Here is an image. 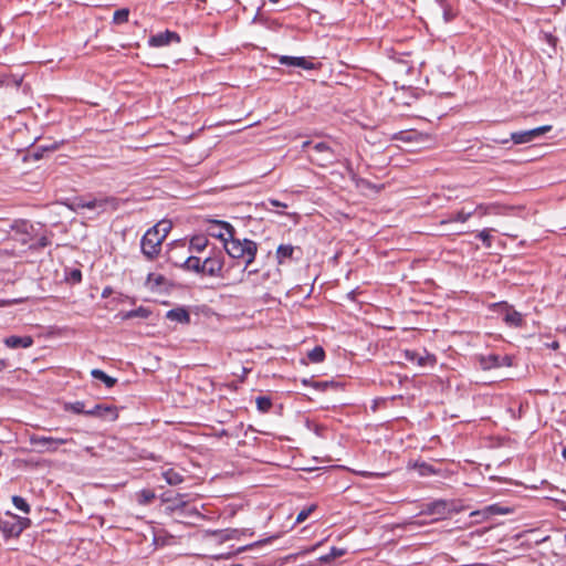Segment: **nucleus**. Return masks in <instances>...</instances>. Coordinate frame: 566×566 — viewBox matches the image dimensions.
Returning <instances> with one entry per match:
<instances>
[{
  "mask_svg": "<svg viewBox=\"0 0 566 566\" xmlns=\"http://www.w3.org/2000/svg\"><path fill=\"white\" fill-rule=\"evenodd\" d=\"M171 230V223L167 220H161L149 229L142 239V251L148 259L156 258L160 250L161 243Z\"/></svg>",
  "mask_w": 566,
  "mask_h": 566,
  "instance_id": "nucleus-1",
  "label": "nucleus"
},
{
  "mask_svg": "<svg viewBox=\"0 0 566 566\" xmlns=\"http://www.w3.org/2000/svg\"><path fill=\"white\" fill-rule=\"evenodd\" d=\"M222 232L213 233L223 242L227 253L233 259L243 258L248 251V240L243 242L233 238V228L230 224L220 226Z\"/></svg>",
  "mask_w": 566,
  "mask_h": 566,
  "instance_id": "nucleus-2",
  "label": "nucleus"
},
{
  "mask_svg": "<svg viewBox=\"0 0 566 566\" xmlns=\"http://www.w3.org/2000/svg\"><path fill=\"white\" fill-rule=\"evenodd\" d=\"M29 525V518L15 514H7L3 518H0V531L11 537L19 536Z\"/></svg>",
  "mask_w": 566,
  "mask_h": 566,
  "instance_id": "nucleus-3",
  "label": "nucleus"
},
{
  "mask_svg": "<svg viewBox=\"0 0 566 566\" xmlns=\"http://www.w3.org/2000/svg\"><path fill=\"white\" fill-rule=\"evenodd\" d=\"M310 157L313 163L321 167H326L336 161L333 149L324 142L317 143L312 147V154Z\"/></svg>",
  "mask_w": 566,
  "mask_h": 566,
  "instance_id": "nucleus-4",
  "label": "nucleus"
},
{
  "mask_svg": "<svg viewBox=\"0 0 566 566\" xmlns=\"http://www.w3.org/2000/svg\"><path fill=\"white\" fill-rule=\"evenodd\" d=\"M72 439L66 438H53L33 434L30 437V443L33 447L39 448L41 452H55L61 444L72 442Z\"/></svg>",
  "mask_w": 566,
  "mask_h": 566,
  "instance_id": "nucleus-5",
  "label": "nucleus"
},
{
  "mask_svg": "<svg viewBox=\"0 0 566 566\" xmlns=\"http://www.w3.org/2000/svg\"><path fill=\"white\" fill-rule=\"evenodd\" d=\"M14 228L17 229V231L19 233H21L23 235V238L21 239V241L23 243H28L36 238L39 239L38 244L41 248H44L50 243V241L45 234L40 235L35 226H33L27 221H21V222L17 223Z\"/></svg>",
  "mask_w": 566,
  "mask_h": 566,
  "instance_id": "nucleus-6",
  "label": "nucleus"
},
{
  "mask_svg": "<svg viewBox=\"0 0 566 566\" xmlns=\"http://www.w3.org/2000/svg\"><path fill=\"white\" fill-rule=\"evenodd\" d=\"M71 208L77 210L78 208L86 209H98L101 212L107 210V208L116 209V199L114 198H99L93 200L76 199Z\"/></svg>",
  "mask_w": 566,
  "mask_h": 566,
  "instance_id": "nucleus-7",
  "label": "nucleus"
},
{
  "mask_svg": "<svg viewBox=\"0 0 566 566\" xmlns=\"http://www.w3.org/2000/svg\"><path fill=\"white\" fill-rule=\"evenodd\" d=\"M551 129H552L551 125H545V126L536 127V128L528 129V130L512 133L511 139L515 144H526V143H530V142L538 138L539 136L548 133Z\"/></svg>",
  "mask_w": 566,
  "mask_h": 566,
  "instance_id": "nucleus-8",
  "label": "nucleus"
},
{
  "mask_svg": "<svg viewBox=\"0 0 566 566\" xmlns=\"http://www.w3.org/2000/svg\"><path fill=\"white\" fill-rule=\"evenodd\" d=\"M403 358L409 363H416L418 366L433 365L434 357L429 354H420L415 350L406 349L403 352Z\"/></svg>",
  "mask_w": 566,
  "mask_h": 566,
  "instance_id": "nucleus-9",
  "label": "nucleus"
},
{
  "mask_svg": "<svg viewBox=\"0 0 566 566\" xmlns=\"http://www.w3.org/2000/svg\"><path fill=\"white\" fill-rule=\"evenodd\" d=\"M171 42H180V36L176 32L168 30L156 35H153L149 40V43L153 46H165L170 44Z\"/></svg>",
  "mask_w": 566,
  "mask_h": 566,
  "instance_id": "nucleus-10",
  "label": "nucleus"
},
{
  "mask_svg": "<svg viewBox=\"0 0 566 566\" xmlns=\"http://www.w3.org/2000/svg\"><path fill=\"white\" fill-rule=\"evenodd\" d=\"M279 62L282 65L301 67L304 70H312L314 67V64L312 62L307 61L305 57L281 55L279 57Z\"/></svg>",
  "mask_w": 566,
  "mask_h": 566,
  "instance_id": "nucleus-11",
  "label": "nucleus"
},
{
  "mask_svg": "<svg viewBox=\"0 0 566 566\" xmlns=\"http://www.w3.org/2000/svg\"><path fill=\"white\" fill-rule=\"evenodd\" d=\"M88 416H96L104 419L115 420L117 418L116 408L113 406L95 405L87 411Z\"/></svg>",
  "mask_w": 566,
  "mask_h": 566,
  "instance_id": "nucleus-12",
  "label": "nucleus"
},
{
  "mask_svg": "<svg viewBox=\"0 0 566 566\" xmlns=\"http://www.w3.org/2000/svg\"><path fill=\"white\" fill-rule=\"evenodd\" d=\"M3 342L9 348H28L33 344V339L31 336H9L4 338Z\"/></svg>",
  "mask_w": 566,
  "mask_h": 566,
  "instance_id": "nucleus-13",
  "label": "nucleus"
},
{
  "mask_svg": "<svg viewBox=\"0 0 566 566\" xmlns=\"http://www.w3.org/2000/svg\"><path fill=\"white\" fill-rule=\"evenodd\" d=\"M426 512L442 518L449 513L448 503L446 501H436L427 505Z\"/></svg>",
  "mask_w": 566,
  "mask_h": 566,
  "instance_id": "nucleus-14",
  "label": "nucleus"
},
{
  "mask_svg": "<svg viewBox=\"0 0 566 566\" xmlns=\"http://www.w3.org/2000/svg\"><path fill=\"white\" fill-rule=\"evenodd\" d=\"M505 513H507V510H504L497 505H489L481 511L472 512L471 516H481L482 518L485 520L491 515L505 514Z\"/></svg>",
  "mask_w": 566,
  "mask_h": 566,
  "instance_id": "nucleus-15",
  "label": "nucleus"
},
{
  "mask_svg": "<svg viewBox=\"0 0 566 566\" xmlns=\"http://www.w3.org/2000/svg\"><path fill=\"white\" fill-rule=\"evenodd\" d=\"M203 273L216 275L221 270V263L217 259L206 258L202 262Z\"/></svg>",
  "mask_w": 566,
  "mask_h": 566,
  "instance_id": "nucleus-16",
  "label": "nucleus"
},
{
  "mask_svg": "<svg viewBox=\"0 0 566 566\" xmlns=\"http://www.w3.org/2000/svg\"><path fill=\"white\" fill-rule=\"evenodd\" d=\"M295 248L291 244H281L276 250V258L280 264H282L286 259H292L294 254Z\"/></svg>",
  "mask_w": 566,
  "mask_h": 566,
  "instance_id": "nucleus-17",
  "label": "nucleus"
},
{
  "mask_svg": "<svg viewBox=\"0 0 566 566\" xmlns=\"http://www.w3.org/2000/svg\"><path fill=\"white\" fill-rule=\"evenodd\" d=\"M255 405L261 413H266L273 407L272 398L269 395H260L255 398Z\"/></svg>",
  "mask_w": 566,
  "mask_h": 566,
  "instance_id": "nucleus-18",
  "label": "nucleus"
},
{
  "mask_svg": "<svg viewBox=\"0 0 566 566\" xmlns=\"http://www.w3.org/2000/svg\"><path fill=\"white\" fill-rule=\"evenodd\" d=\"M167 318L179 323H188L190 316L189 313L184 308H174L167 313Z\"/></svg>",
  "mask_w": 566,
  "mask_h": 566,
  "instance_id": "nucleus-19",
  "label": "nucleus"
},
{
  "mask_svg": "<svg viewBox=\"0 0 566 566\" xmlns=\"http://www.w3.org/2000/svg\"><path fill=\"white\" fill-rule=\"evenodd\" d=\"M209 243L206 235H195L190 240V250L195 252H202Z\"/></svg>",
  "mask_w": 566,
  "mask_h": 566,
  "instance_id": "nucleus-20",
  "label": "nucleus"
},
{
  "mask_svg": "<svg viewBox=\"0 0 566 566\" xmlns=\"http://www.w3.org/2000/svg\"><path fill=\"white\" fill-rule=\"evenodd\" d=\"M504 321L510 326L517 327V326L522 325L523 317H522L521 313H518L516 311L507 310L505 315H504Z\"/></svg>",
  "mask_w": 566,
  "mask_h": 566,
  "instance_id": "nucleus-21",
  "label": "nucleus"
},
{
  "mask_svg": "<svg viewBox=\"0 0 566 566\" xmlns=\"http://www.w3.org/2000/svg\"><path fill=\"white\" fill-rule=\"evenodd\" d=\"M91 375L92 377H94L95 379H98L101 381H103L107 388H112L115 384H116V379L106 375L103 370L101 369H93L91 371Z\"/></svg>",
  "mask_w": 566,
  "mask_h": 566,
  "instance_id": "nucleus-22",
  "label": "nucleus"
},
{
  "mask_svg": "<svg viewBox=\"0 0 566 566\" xmlns=\"http://www.w3.org/2000/svg\"><path fill=\"white\" fill-rule=\"evenodd\" d=\"M473 213H474L473 211L461 210L454 214H451L449 219L442 220L441 224H446V223L453 222V221L465 222L473 216Z\"/></svg>",
  "mask_w": 566,
  "mask_h": 566,
  "instance_id": "nucleus-23",
  "label": "nucleus"
},
{
  "mask_svg": "<svg viewBox=\"0 0 566 566\" xmlns=\"http://www.w3.org/2000/svg\"><path fill=\"white\" fill-rule=\"evenodd\" d=\"M184 266L187 270H190V271H193L197 273H203L202 262L197 256H188L185 261Z\"/></svg>",
  "mask_w": 566,
  "mask_h": 566,
  "instance_id": "nucleus-24",
  "label": "nucleus"
},
{
  "mask_svg": "<svg viewBox=\"0 0 566 566\" xmlns=\"http://www.w3.org/2000/svg\"><path fill=\"white\" fill-rule=\"evenodd\" d=\"M164 479L166 482L170 485H177L180 484L184 481V478L180 473L176 472L175 470H167L163 473Z\"/></svg>",
  "mask_w": 566,
  "mask_h": 566,
  "instance_id": "nucleus-25",
  "label": "nucleus"
},
{
  "mask_svg": "<svg viewBox=\"0 0 566 566\" xmlns=\"http://www.w3.org/2000/svg\"><path fill=\"white\" fill-rule=\"evenodd\" d=\"M156 497V494L153 490H142L137 493V501L142 505H147L151 503Z\"/></svg>",
  "mask_w": 566,
  "mask_h": 566,
  "instance_id": "nucleus-26",
  "label": "nucleus"
},
{
  "mask_svg": "<svg viewBox=\"0 0 566 566\" xmlns=\"http://www.w3.org/2000/svg\"><path fill=\"white\" fill-rule=\"evenodd\" d=\"M481 365L484 369H491L495 367H500V357L496 355H489L486 357L481 358Z\"/></svg>",
  "mask_w": 566,
  "mask_h": 566,
  "instance_id": "nucleus-27",
  "label": "nucleus"
},
{
  "mask_svg": "<svg viewBox=\"0 0 566 566\" xmlns=\"http://www.w3.org/2000/svg\"><path fill=\"white\" fill-rule=\"evenodd\" d=\"M413 468L419 472L422 476H428L431 474H437V470L433 469L432 465L421 462V463H415Z\"/></svg>",
  "mask_w": 566,
  "mask_h": 566,
  "instance_id": "nucleus-28",
  "label": "nucleus"
},
{
  "mask_svg": "<svg viewBox=\"0 0 566 566\" xmlns=\"http://www.w3.org/2000/svg\"><path fill=\"white\" fill-rule=\"evenodd\" d=\"M325 357V352L322 347L317 346L308 353V358L313 363H321Z\"/></svg>",
  "mask_w": 566,
  "mask_h": 566,
  "instance_id": "nucleus-29",
  "label": "nucleus"
},
{
  "mask_svg": "<svg viewBox=\"0 0 566 566\" xmlns=\"http://www.w3.org/2000/svg\"><path fill=\"white\" fill-rule=\"evenodd\" d=\"M129 10L128 9H119L114 12L113 21L116 24H122L128 21Z\"/></svg>",
  "mask_w": 566,
  "mask_h": 566,
  "instance_id": "nucleus-30",
  "label": "nucleus"
},
{
  "mask_svg": "<svg viewBox=\"0 0 566 566\" xmlns=\"http://www.w3.org/2000/svg\"><path fill=\"white\" fill-rule=\"evenodd\" d=\"M279 537H280V534H275V535L269 536V537H266L264 539L252 542V543L249 544L250 551L258 549V548H260V547L271 543L273 539H276Z\"/></svg>",
  "mask_w": 566,
  "mask_h": 566,
  "instance_id": "nucleus-31",
  "label": "nucleus"
},
{
  "mask_svg": "<svg viewBox=\"0 0 566 566\" xmlns=\"http://www.w3.org/2000/svg\"><path fill=\"white\" fill-rule=\"evenodd\" d=\"M316 509V505L312 504L303 509L296 516V523H303Z\"/></svg>",
  "mask_w": 566,
  "mask_h": 566,
  "instance_id": "nucleus-32",
  "label": "nucleus"
},
{
  "mask_svg": "<svg viewBox=\"0 0 566 566\" xmlns=\"http://www.w3.org/2000/svg\"><path fill=\"white\" fill-rule=\"evenodd\" d=\"M12 502H13V505L20 510V511H23L24 513H29L30 511V506L29 504L25 502V500L21 496H13L12 497Z\"/></svg>",
  "mask_w": 566,
  "mask_h": 566,
  "instance_id": "nucleus-33",
  "label": "nucleus"
},
{
  "mask_svg": "<svg viewBox=\"0 0 566 566\" xmlns=\"http://www.w3.org/2000/svg\"><path fill=\"white\" fill-rule=\"evenodd\" d=\"M65 409L71 410L75 413H85V415H87V411H88V410L84 409V402H82V401H76L74 403L66 405Z\"/></svg>",
  "mask_w": 566,
  "mask_h": 566,
  "instance_id": "nucleus-34",
  "label": "nucleus"
},
{
  "mask_svg": "<svg viewBox=\"0 0 566 566\" xmlns=\"http://www.w3.org/2000/svg\"><path fill=\"white\" fill-rule=\"evenodd\" d=\"M343 554H344L343 549H338V548L333 547L331 549L329 554L321 557V560L324 562V563H328L332 559H335V558L342 556Z\"/></svg>",
  "mask_w": 566,
  "mask_h": 566,
  "instance_id": "nucleus-35",
  "label": "nucleus"
},
{
  "mask_svg": "<svg viewBox=\"0 0 566 566\" xmlns=\"http://www.w3.org/2000/svg\"><path fill=\"white\" fill-rule=\"evenodd\" d=\"M148 315V312L144 308H138V310H134V311H129V312H126L124 315H123V319H129V318H133V317H136V316H143V317H146Z\"/></svg>",
  "mask_w": 566,
  "mask_h": 566,
  "instance_id": "nucleus-36",
  "label": "nucleus"
},
{
  "mask_svg": "<svg viewBox=\"0 0 566 566\" xmlns=\"http://www.w3.org/2000/svg\"><path fill=\"white\" fill-rule=\"evenodd\" d=\"M491 230L490 229H484L482 231L479 232L478 237L482 240V242L485 244V247L490 248L491 247V234H490Z\"/></svg>",
  "mask_w": 566,
  "mask_h": 566,
  "instance_id": "nucleus-37",
  "label": "nucleus"
},
{
  "mask_svg": "<svg viewBox=\"0 0 566 566\" xmlns=\"http://www.w3.org/2000/svg\"><path fill=\"white\" fill-rule=\"evenodd\" d=\"M164 276L160 275V274H155V273H150L147 277V283L148 284H154L156 286H159L163 284L164 282Z\"/></svg>",
  "mask_w": 566,
  "mask_h": 566,
  "instance_id": "nucleus-38",
  "label": "nucleus"
},
{
  "mask_svg": "<svg viewBox=\"0 0 566 566\" xmlns=\"http://www.w3.org/2000/svg\"><path fill=\"white\" fill-rule=\"evenodd\" d=\"M82 279V273L80 270L75 269L70 272V280L73 283H78Z\"/></svg>",
  "mask_w": 566,
  "mask_h": 566,
  "instance_id": "nucleus-39",
  "label": "nucleus"
},
{
  "mask_svg": "<svg viewBox=\"0 0 566 566\" xmlns=\"http://www.w3.org/2000/svg\"><path fill=\"white\" fill-rule=\"evenodd\" d=\"M227 224L226 222H216L214 226L210 230V234L216 237L213 233H220L222 232L220 226Z\"/></svg>",
  "mask_w": 566,
  "mask_h": 566,
  "instance_id": "nucleus-40",
  "label": "nucleus"
},
{
  "mask_svg": "<svg viewBox=\"0 0 566 566\" xmlns=\"http://www.w3.org/2000/svg\"><path fill=\"white\" fill-rule=\"evenodd\" d=\"M21 82H22V77H15V76L9 75V85L12 84L15 87H18V86H20Z\"/></svg>",
  "mask_w": 566,
  "mask_h": 566,
  "instance_id": "nucleus-41",
  "label": "nucleus"
},
{
  "mask_svg": "<svg viewBox=\"0 0 566 566\" xmlns=\"http://www.w3.org/2000/svg\"><path fill=\"white\" fill-rule=\"evenodd\" d=\"M249 251H250V263L252 262L253 258H254V254L256 252V245L254 242L250 241V248H249Z\"/></svg>",
  "mask_w": 566,
  "mask_h": 566,
  "instance_id": "nucleus-42",
  "label": "nucleus"
},
{
  "mask_svg": "<svg viewBox=\"0 0 566 566\" xmlns=\"http://www.w3.org/2000/svg\"><path fill=\"white\" fill-rule=\"evenodd\" d=\"M9 85V75L0 74V86Z\"/></svg>",
  "mask_w": 566,
  "mask_h": 566,
  "instance_id": "nucleus-43",
  "label": "nucleus"
},
{
  "mask_svg": "<svg viewBox=\"0 0 566 566\" xmlns=\"http://www.w3.org/2000/svg\"><path fill=\"white\" fill-rule=\"evenodd\" d=\"M112 293V290L109 287H106L103 293H102V296L103 297H107L109 294Z\"/></svg>",
  "mask_w": 566,
  "mask_h": 566,
  "instance_id": "nucleus-44",
  "label": "nucleus"
},
{
  "mask_svg": "<svg viewBox=\"0 0 566 566\" xmlns=\"http://www.w3.org/2000/svg\"><path fill=\"white\" fill-rule=\"evenodd\" d=\"M475 211H481V214L486 213V210L482 206H479L473 212Z\"/></svg>",
  "mask_w": 566,
  "mask_h": 566,
  "instance_id": "nucleus-45",
  "label": "nucleus"
},
{
  "mask_svg": "<svg viewBox=\"0 0 566 566\" xmlns=\"http://www.w3.org/2000/svg\"><path fill=\"white\" fill-rule=\"evenodd\" d=\"M212 536H213V537H219V536H220V537H222V538H223L222 533H218V532H214V533L212 534ZM224 538H228V535H226V536H224Z\"/></svg>",
  "mask_w": 566,
  "mask_h": 566,
  "instance_id": "nucleus-46",
  "label": "nucleus"
},
{
  "mask_svg": "<svg viewBox=\"0 0 566 566\" xmlns=\"http://www.w3.org/2000/svg\"><path fill=\"white\" fill-rule=\"evenodd\" d=\"M327 385L323 382H316L315 387L324 389Z\"/></svg>",
  "mask_w": 566,
  "mask_h": 566,
  "instance_id": "nucleus-47",
  "label": "nucleus"
},
{
  "mask_svg": "<svg viewBox=\"0 0 566 566\" xmlns=\"http://www.w3.org/2000/svg\"><path fill=\"white\" fill-rule=\"evenodd\" d=\"M311 144H312L311 142H304L303 143V148H306V147L311 146Z\"/></svg>",
  "mask_w": 566,
  "mask_h": 566,
  "instance_id": "nucleus-48",
  "label": "nucleus"
},
{
  "mask_svg": "<svg viewBox=\"0 0 566 566\" xmlns=\"http://www.w3.org/2000/svg\"><path fill=\"white\" fill-rule=\"evenodd\" d=\"M270 203H271L272 206H281L277 201H274V200H271V201H270Z\"/></svg>",
  "mask_w": 566,
  "mask_h": 566,
  "instance_id": "nucleus-49",
  "label": "nucleus"
},
{
  "mask_svg": "<svg viewBox=\"0 0 566 566\" xmlns=\"http://www.w3.org/2000/svg\"><path fill=\"white\" fill-rule=\"evenodd\" d=\"M552 348H554V349L558 348V343H557V342H554V343L552 344Z\"/></svg>",
  "mask_w": 566,
  "mask_h": 566,
  "instance_id": "nucleus-50",
  "label": "nucleus"
},
{
  "mask_svg": "<svg viewBox=\"0 0 566 566\" xmlns=\"http://www.w3.org/2000/svg\"><path fill=\"white\" fill-rule=\"evenodd\" d=\"M463 566H484L483 564H471V565H463Z\"/></svg>",
  "mask_w": 566,
  "mask_h": 566,
  "instance_id": "nucleus-51",
  "label": "nucleus"
},
{
  "mask_svg": "<svg viewBox=\"0 0 566 566\" xmlns=\"http://www.w3.org/2000/svg\"><path fill=\"white\" fill-rule=\"evenodd\" d=\"M563 457L566 460V447L563 449Z\"/></svg>",
  "mask_w": 566,
  "mask_h": 566,
  "instance_id": "nucleus-52",
  "label": "nucleus"
},
{
  "mask_svg": "<svg viewBox=\"0 0 566 566\" xmlns=\"http://www.w3.org/2000/svg\"><path fill=\"white\" fill-rule=\"evenodd\" d=\"M243 262H244L243 270H245V269H247V266H248V260H244Z\"/></svg>",
  "mask_w": 566,
  "mask_h": 566,
  "instance_id": "nucleus-53",
  "label": "nucleus"
},
{
  "mask_svg": "<svg viewBox=\"0 0 566 566\" xmlns=\"http://www.w3.org/2000/svg\"><path fill=\"white\" fill-rule=\"evenodd\" d=\"M270 1L273 2V3H276L279 0H270Z\"/></svg>",
  "mask_w": 566,
  "mask_h": 566,
  "instance_id": "nucleus-54",
  "label": "nucleus"
},
{
  "mask_svg": "<svg viewBox=\"0 0 566 566\" xmlns=\"http://www.w3.org/2000/svg\"><path fill=\"white\" fill-rule=\"evenodd\" d=\"M231 566H242V565H240V564H237V565H231Z\"/></svg>",
  "mask_w": 566,
  "mask_h": 566,
  "instance_id": "nucleus-55",
  "label": "nucleus"
},
{
  "mask_svg": "<svg viewBox=\"0 0 566 566\" xmlns=\"http://www.w3.org/2000/svg\"><path fill=\"white\" fill-rule=\"evenodd\" d=\"M565 542H566V533H565Z\"/></svg>",
  "mask_w": 566,
  "mask_h": 566,
  "instance_id": "nucleus-56",
  "label": "nucleus"
}]
</instances>
